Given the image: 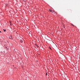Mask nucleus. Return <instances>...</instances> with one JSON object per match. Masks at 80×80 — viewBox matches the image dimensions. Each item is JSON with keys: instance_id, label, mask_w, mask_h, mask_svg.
<instances>
[{"instance_id": "5", "label": "nucleus", "mask_w": 80, "mask_h": 80, "mask_svg": "<svg viewBox=\"0 0 80 80\" xmlns=\"http://www.w3.org/2000/svg\"><path fill=\"white\" fill-rule=\"evenodd\" d=\"M11 37L12 38V36H11Z\"/></svg>"}, {"instance_id": "1", "label": "nucleus", "mask_w": 80, "mask_h": 80, "mask_svg": "<svg viewBox=\"0 0 80 80\" xmlns=\"http://www.w3.org/2000/svg\"><path fill=\"white\" fill-rule=\"evenodd\" d=\"M49 11L50 12H51V13H53V11L51 9H49Z\"/></svg>"}, {"instance_id": "2", "label": "nucleus", "mask_w": 80, "mask_h": 80, "mask_svg": "<svg viewBox=\"0 0 80 80\" xmlns=\"http://www.w3.org/2000/svg\"><path fill=\"white\" fill-rule=\"evenodd\" d=\"M20 42H21V43H22V42H23V41H22V40H20Z\"/></svg>"}, {"instance_id": "8", "label": "nucleus", "mask_w": 80, "mask_h": 80, "mask_svg": "<svg viewBox=\"0 0 80 80\" xmlns=\"http://www.w3.org/2000/svg\"><path fill=\"white\" fill-rule=\"evenodd\" d=\"M9 38L10 39V38Z\"/></svg>"}, {"instance_id": "3", "label": "nucleus", "mask_w": 80, "mask_h": 80, "mask_svg": "<svg viewBox=\"0 0 80 80\" xmlns=\"http://www.w3.org/2000/svg\"><path fill=\"white\" fill-rule=\"evenodd\" d=\"M3 30H4V32H6V30L5 29L4 30V29H3Z\"/></svg>"}, {"instance_id": "6", "label": "nucleus", "mask_w": 80, "mask_h": 80, "mask_svg": "<svg viewBox=\"0 0 80 80\" xmlns=\"http://www.w3.org/2000/svg\"><path fill=\"white\" fill-rule=\"evenodd\" d=\"M12 38V40L13 38Z\"/></svg>"}, {"instance_id": "4", "label": "nucleus", "mask_w": 80, "mask_h": 80, "mask_svg": "<svg viewBox=\"0 0 80 80\" xmlns=\"http://www.w3.org/2000/svg\"><path fill=\"white\" fill-rule=\"evenodd\" d=\"M46 75H47V73H46Z\"/></svg>"}, {"instance_id": "7", "label": "nucleus", "mask_w": 80, "mask_h": 80, "mask_svg": "<svg viewBox=\"0 0 80 80\" xmlns=\"http://www.w3.org/2000/svg\"><path fill=\"white\" fill-rule=\"evenodd\" d=\"M1 32V31H0V32Z\"/></svg>"}, {"instance_id": "9", "label": "nucleus", "mask_w": 80, "mask_h": 80, "mask_svg": "<svg viewBox=\"0 0 80 80\" xmlns=\"http://www.w3.org/2000/svg\"><path fill=\"white\" fill-rule=\"evenodd\" d=\"M7 49H8V48Z\"/></svg>"}]
</instances>
